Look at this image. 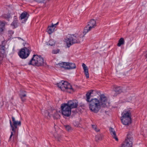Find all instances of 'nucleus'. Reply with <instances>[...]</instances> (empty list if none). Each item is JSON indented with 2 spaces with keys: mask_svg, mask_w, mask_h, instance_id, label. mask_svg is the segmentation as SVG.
Listing matches in <instances>:
<instances>
[{
  "mask_svg": "<svg viewBox=\"0 0 147 147\" xmlns=\"http://www.w3.org/2000/svg\"><path fill=\"white\" fill-rule=\"evenodd\" d=\"M107 103L106 97L104 94L100 96V102L96 98L91 99L89 104V108L93 112L96 113L98 111L100 107H105Z\"/></svg>",
  "mask_w": 147,
  "mask_h": 147,
  "instance_id": "1",
  "label": "nucleus"
},
{
  "mask_svg": "<svg viewBox=\"0 0 147 147\" xmlns=\"http://www.w3.org/2000/svg\"><path fill=\"white\" fill-rule=\"evenodd\" d=\"M83 36H79L76 34L71 35L69 38H66L65 39V42L68 47L75 43H80L83 40Z\"/></svg>",
  "mask_w": 147,
  "mask_h": 147,
  "instance_id": "2",
  "label": "nucleus"
},
{
  "mask_svg": "<svg viewBox=\"0 0 147 147\" xmlns=\"http://www.w3.org/2000/svg\"><path fill=\"white\" fill-rule=\"evenodd\" d=\"M44 64L43 58L37 55H33L32 58L28 63V65H32L38 67L42 66Z\"/></svg>",
  "mask_w": 147,
  "mask_h": 147,
  "instance_id": "3",
  "label": "nucleus"
},
{
  "mask_svg": "<svg viewBox=\"0 0 147 147\" xmlns=\"http://www.w3.org/2000/svg\"><path fill=\"white\" fill-rule=\"evenodd\" d=\"M11 118L13 124L12 123L11 120H10L9 123L12 131L11 132V135L9 140V142L11 141V137L13 135V133L16 132V129L17 128V126H20L21 125V122L20 121H16L15 118L13 117H12Z\"/></svg>",
  "mask_w": 147,
  "mask_h": 147,
  "instance_id": "4",
  "label": "nucleus"
},
{
  "mask_svg": "<svg viewBox=\"0 0 147 147\" xmlns=\"http://www.w3.org/2000/svg\"><path fill=\"white\" fill-rule=\"evenodd\" d=\"M57 86L63 91L66 90L70 93L71 92L68 90H71L72 91L74 90L70 84L65 81H62L57 84Z\"/></svg>",
  "mask_w": 147,
  "mask_h": 147,
  "instance_id": "5",
  "label": "nucleus"
},
{
  "mask_svg": "<svg viewBox=\"0 0 147 147\" xmlns=\"http://www.w3.org/2000/svg\"><path fill=\"white\" fill-rule=\"evenodd\" d=\"M30 49L29 47H25L21 49L18 53V55L21 58L25 59L29 55L30 52Z\"/></svg>",
  "mask_w": 147,
  "mask_h": 147,
  "instance_id": "6",
  "label": "nucleus"
},
{
  "mask_svg": "<svg viewBox=\"0 0 147 147\" xmlns=\"http://www.w3.org/2000/svg\"><path fill=\"white\" fill-rule=\"evenodd\" d=\"M133 143V137L132 133L131 132L128 133L127 138L122 147H132Z\"/></svg>",
  "mask_w": 147,
  "mask_h": 147,
  "instance_id": "7",
  "label": "nucleus"
},
{
  "mask_svg": "<svg viewBox=\"0 0 147 147\" xmlns=\"http://www.w3.org/2000/svg\"><path fill=\"white\" fill-rule=\"evenodd\" d=\"M96 26V21L94 20H90L88 23V25L84 28L83 33L86 34V33L90 31L92 29L94 28Z\"/></svg>",
  "mask_w": 147,
  "mask_h": 147,
  "instance_id": "8",
  "label": "nucleus"
},
{
  "mask_svg": "<svg viewBox=\"0 0 147 147\" xmlns=\"http://www.w3.org/2000/svg\"><path fill=\"white\" fill-rule=\"evenodd\" d=\"M61 111L62 115L68 117L71 115V109L66 103L63 104L61 106Z\"/></svg>",
  "mask_w": 147,
  "mask_h": 147,
  "instance_id": "9",
  "label": "nucleus"
},
{
  "mask_svg": "<svg viewBox=\"0 0 147 147\" xmlns=\"http://www.w3.org/2000/svg\"><path fill=\"white\" fill-rule=\"evenodd\" d=\"M122 92V88L117 86H115L111 92V95L113 96H115Z\"/></svg>",
  "mask_w": 147,
  "mask_h": 147,
  "instance_id": "10",
  "label": "nucleus"
},
{
  "mask_svg": "<svg viewBox=\"0 0 147 147\" xmlns=\"http://www.w3.org/2000/svg\"><path fill=\"white\" fill-rule=\"evenodd\" d=\"M66 104L71 109L76 108L78 106V102L76 100H70Z\"/></svg>",
  "mask_w": 147,
  "mask_h": 147,
  "instance_id": "11",
  "label": "nucleus"
},
{
  "mask_svg": "<svg viewBox=\"0 0 147 147\" xmlns=\"http://www.w3.org/2000/svg\"><path fill=\"white\" fill-rule=\"evenodd\" d=\"M122 115L121 118L131 119V113L129 110L125 111L122 113Z\"/></svg>",
  "mask_w": 147,
  "mask_h": 147,
  "instance_id": "12",
  "label": "nucleus"
},
{
  "mask_svg": "<svg viewBox=\"0 0 147 147\" xmlns=\"http://www.w3.org/2000/svg\"><path fill=\"white\" fill-rule=\"evenodd\" d=\"M121 120L123 124L125 125H129L131 122V119H126L125 118H121Z\"/></svg>",
  "mask_w": 147,
  "mask_h": 147,
  "instance_id": "13",
  "label": "nucleus"
},
{
  "mask_svg": "<svg viewBox=\"0 0 147 147\" xmlns=\"http://www.w3.org/2000/svg\"><path fill=\"white\" fill-rule=\"evenodd\" d=\"M109 131L111 134L112 135L113 138L115 139L116 140L118 141V139L116 135L114 129L112 127H110L109 128Z\"/></svg>",
  "mask_w": 147,
  "mask_h": 147,
  "instance_id": "14",
  "label": "nucleus"
},
{
  "mask_svg": "<svg viewBox=\"0 0 147 147\" xmlns=\"http://www.w3.org/2000/svg\"><path fill=\"white\" fill-rule=\"evenodd\" d=\"M82 66L83 68L84 72L86 78H89V73L87 67L84 63L82 64Z\"/></svg>",
  "mask_w": 147,
  "mask_h": 147,
  "instance_id": "15",
  "label": "nucleus"
},
{
  "mask_svg": "<svg viewBox=\"0 0 147 147\" xmlns=\"http://www.w3.org/2000/svg\"><path fill=\"white\" fill-rule=\"evenodd\" d=\"M5 47L0 45V60H2L3 55L5 52Z\"/></svg>",
  "mask_w": 147,
  "mask_h": 147,
  "instance_id": "16",
  "label": "nucleus"
},
{
  "mask_svg": "<svg viewBox=\"0 0 147 147\" xmlns=\"http://www.w3.org/2000/svg\"><path fill=\"white\" fill-rule=\"evenodd\" d=\"M66 69H72L76 68L75 64L74 63H67Z\"/></svg>",
  "mask_w": 147,
  "mask_h": 147,
  "instance_id": "17",
  "label": "nucleus"
},
{
  "mask_svg": "<svg viewBox=\"0 0 147 147\" xmlns=\"http://www.w3.org/2000/svg\"><path fill=\"white\" fill-rule=\"evenodd\" d=\"M6 24V23L4 21H0V33L3 31Z\"/></svg>",
  "mask_w": 147,
  "mask_h": 147,
  "instance_id": "18",
  "label": "nucleus"
},
{
  "mask_svg": "<svg viewBox=\"0 0 147 147\" xmlns=\"http://www.w3.org/2000/svg\"><path fill=\"white\" fill-rule=\"evenodd\" d=\"M28 15L27 13L26 12H23L21 14L20 17V18L21 20L24 19L25 21H26L27 20L28 17L27 15Z\"/></svg>",
  "mask_w": 147,
  "mask_h": 147,
  "instance_id": "19",
  "label": "nucleus"
},
{
  "mask_svg": "<svg viewBox=\"0 0 147 147\" xmlns=\"http://www.w3.org/2000/svg\"><path fill=\"white\" fill-rule=\"evenodd\" d=\"M16 18V16H14V20L11 24V25L13 26V28H15L18 26V20Z\"/></svg>",
  "mask_w": 147,
  "mask_h": 147,
  "instance_id": "20",
  "label": "nucleus"
},
{
  "mask_svg": "<svg viewBox=\"0 0 147 147\" xmlns=\"http://www.w3.org/2000/svg\"><path fill=\"white\" fill-rule=\"evenodd\" d=\"M93 92V91L92 90H90L88 92L86 93V100L87 102H90V95L92 94Z\"/></svg>",
  "mask_w": 147,
  "mask_h": 147,
  "instance_id": "21",
  "label": "nucleus"
},
{
  "mask_svg": "<svg viewBox=\"0 0 147 147\" xmlns=\"http://www.w3.org/2000/svg\"><path fill=\"white\" fill-rule=\"evenodd\" d=\"M55 29L53 26H49L48 28V32L49 34H51L54 32Z\"/></svg>",
  "mask_w": 147,
  "mask_h": 147,
  "instance_id": "22",
  "label": "nucleus"
},
{
  "mask_svg": "<svg viewBox=\"0 0 147 147\" xmlns=\"http://www.w3.org/2000/svg\"><path fill=\"white\" fill-rule=\"evenodd\" d=\"M125 41L124 38H121L119 40L118 43L117 44L118 47H120L121 45L124 44Z\"/></svg>",
  "mask_w": 147,
  "mask_h": 147,
  "instance_id": "23",
  "label": "nucleus"
},
{
  "mask_svg": "<svg viewBox=\"0 0 147 147\" xmlns=\"http://www.w3.org/2000/svg\"><path fill=\"white\" fill-rule=\"evenodd\" d=\"M20 93L19 94V96L20 98H22V97H26V94L25 93L26 92L22 90H21L20 91Z\"/></svg>",
  "mask_w": 147,
  "mask_h": 147,
  "instance_id": "24",
  "label": "nucleus"
},
{
  "mask_svg": "<svg viewBox=\"0 0 147 147\" xmlns=\"http://www.w3.org/2000/svg\"><path fill=\"white\" fill-rule=\"evenodd\" d=\"M103 137L102 135L98 134L95 137V140L97 142L98 140H101L103 138Z\"/></svg>",
  "mask_w": 147,
  "mask_h": 147,
  "instance_id": "25",
  "label": "nucleus"
},
{
  "mask_svg": "<svg viewBox=\"0 0 147 147\" xmlns=\"http://www.w3.org/2000/svg\"><path fill=\"white\" fill-rule=\"evenodd\" d=\"M55 41H54L53 40L51 39L48 42L47 45H50L51 46H53L55 45Z\"/></svg>",
  "mask_w": 147,
  "mask_h": 147,
  "instance_id": "26",
  "label": "nucleus"
},
{
  "mask_svg": "<svg viewBox=\"0 0 147 147\" xmlns=\"http://www.w3.org/2000/svg\"><path fill=\"white\" fill-rule=\"evenodd\" d=\"M58 65L61 67H63L65 69H66V65H67V63L62 62L61 63H59Z\"/></svg>",
  "mask_w": 147,
  "mask_h": 147,
  "instance_id": "27",
  "label": "nucleus"
},
{
  "mask_svg": "<svg viewBox=\"0 0 147 147\" xmlns=\"http://www.w3.org/2000/svg\"><path fill=\"white\" fill-rule=\"evenodd\" d=\"M3 17L9 20V18H10V14H4L3 16Z\"/></svg>",
  "mask_w": 147,
  "mask_h": 147,
  "instance_id": "28",
  "label": "nucleus"
},
{
  "mask_svg": "<svg viewBox=\"0 0 147 147\" xmlns=\"http://www.w3.org/2000/svg\"><path fill=\"white\" fill-rule=\"evenodd\" d=\"M59 51L60 50L57 49L53 50L52 53L53 54H57L59 53Z\"/></svg>",
  "mask_w": 147,
  "mask_h": 147,
  "instance_id": "29",
  "label": "nucleus"
},
{
  "mask_svg": "<svg viewBox=\"0 0 147 147\" xmlns=\"http://www.w3.org/2000/svg\"><path fill=\"white\" fill-rule=\"evenodd\" d=\"M64 126L66 129L68 131H69L71 130V127L69 125H65Z\"/></svg>",
  "mask_w": 147,
  "mask_h": 147,
  "instance_id": "30",
  "label": "nucleus"
},
{
  "mask_svg": "<svg viewBox=\"0 0 147 147\" xmlns=\"http://www.w3.org/2000/svg\"><path fill=\"white\" fill-rule=\"evenodd\" d=\"M92 127L96 132H98L100 131L99 129H97L96 126L95 125H92Z\"/></svg>",
  "mask_w": 147,
  "mask_h": 147,
  "instance_id": "31",
  "label": "nucleus"
},
{
  "mask_svg": "<svg viewBox=\"0 0 147 147\" xmlns=\"http://www.w3.org/2000/svg\"><path fill=\"white\" fill-rule=\"evenodd\" d=\"M8 33L9 34L11 35L13 34L14 31L11 30H10L9 31Z\"/></svg>",
  "mask_w": 147,
  "mask_h": 147,
  "instance_id": "32",
  "label": "nucleus"
},
{
  "mask_svg": "<svg viewBox=\"0 0 147 147\" xmlns=\"http://www.w3.org/2000/svg\"><path fill=\"white\" fill-rule=\"evenodd\" d=\"M25 97H22V98H21L22 101L23 102H24L25 101V100H26V99L25 98Z\"/></svg>",
  "mask_w": 147,
  "mask_h": 147,
  "instance_id": "33",
  "label": "nucleus"
},
{
  "mask_svg": "<svg viewBox=\"0 0 147 147\" xmlns=\"http://www.w3.org/2000/svg\"><path fill=\"white\" fill-rule=\"evenodd\" d=\"M59 22H57V23L55 24H52V26H53L54 27H55H55H56L57 25L58 24Z\"/></svg>",
  "mask_w": 147,
  "mask_h": 147,
  "instance_id": "34",
  "label": "nucleus"
},
{
  "mask_svg": "<svg viewBox=\"0 0 147 147\" xmlns=\"http://www.w3.org/2000/svg\"><path fill=\"white\" fill-rule=\"evenodd\" d=\"M35 0L36 1L39 2V3L41 2L42 1V0Z\"/></svg>",
  "mask_w": 147,
  "mask_h": 147,
  "instance_id": "35",
  "label": "nucleus"
},
{
  "mask_svg": "<svg viewBox=\"0 0 147 147\" xmlns=\"http://www.w3.org/2000/svg\"><path fill=\"white\" fill-rule=\"evenodd\" d=\"M145 56L146 59V60H147V51L146 52V54L145 55Z\"/></svg>",
  "mask_w": 147,
  "mask_h": 147,
  "instance_id": "36",
  "label": "nucleus"
},
{
  "mask_svg": "<svg viewBox=\"0 0 147 147\" xmlns=\"http://www.w3.org/2000/svg\"><path fill=\"white\" fill-rule=\"evenodd\" d=\"M47 115L48 116H49V117H50V115H49V112H47Z\"/></svg>",
  "mask_w": 147,
  "mask_h": 147,
  "instance_id": "37",
  "label": "nucleus"
},
{
  "mask_svg": "<svg viewBox=\"0 0 147 147\" xmlns=\"http://www.w3.org/2000/svg\"><path fill=\"white\" fill-rule=\"evenodd\" d=\"M18 38H19V39H21V38H20V37H19Z\"/></svg>",
  "mask_w": 147,
  "mask_h": 147,
  "instance_id": "38",
  "label": "nucleus"
},
{
  "mask_svg": "<svg viewBox=\"0 0 147 147\" xmlns=\"http://www.w3.org/2000/svg\"><path fill=\"white\" fill-rule=\"evenodd\" d=\"M18 38H19V39H21V38H20V37H19Z\"/></svg>",
  "mask_w": 147,
  "mask_h": 147,
  "instance_id": "39",
  "label": "nucleus"
}]
</instances>
